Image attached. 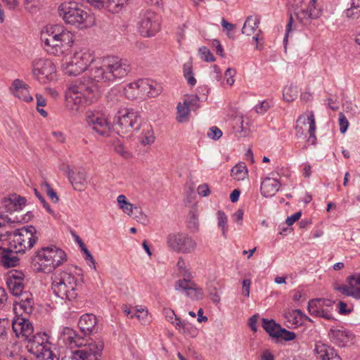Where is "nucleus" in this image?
<instances>
[{
    "label": "nucleus",
    "instance_id": "55",
    "mask_svg": "<svg viewBox=\"0 0 360 360\" xmlns=\"http://www.w3.org/2000/svg\"><path fill=\"white\" fill-rule=\"evenodd\" d=\"M270 108V103L268 101H263L259 105L255 106L254 109L258 114H264Z\"/></svg>",
    "mask_w": 360,
    "mask_h": 360
},
{
    "label": "nucleus",
    "instance_id": "13",
    "mask_svg": "<svg viewBox=\"0 0 360 360\" xmlns=\"http://www.w3.org/2000/svg\"><path fill=\"white\" fill-rule=\"evenodd\" d=\"M160 29V18L155 12L146 11L141 16L139 30L145 37L154 36Z\"/></svg>",
    "mask_w": 360,
    "mask_h": 360
},
{
    "label": "nucleus",
    "instance_id": "54",
    "mask_svg": "<svg viewBox=\"0 0 360 360\" xmlns=\"http://www.w3.org/2000/svg\"><path fill=\"white\" fill-rule=\"evenodd\" d=\"M222 134L221 130L216 126L210 127L207 131V136L215 141L219 139Z\"/></svg>",
    "mask_w": 360,
    "mask_h": 360
},
{
    "label": "nucleus",
    "instance_id": "37",
    "mask_svg": "<svg viewBox=\"0 0 360 360\" xmlns=\"http://www.w3.org/2000/svg\"><path fill=\"white\" fill-rule=\"evenodd\" d=\"M199 227L198 214L196 208L192 207L188 213V228L192 232L198 231Z\"/></svg>",
    "mask_w": 360,
    "mask_h": 360
},
{
    "label": "nucleus",
    "instance_id": "35",
    "mask_svg": "<svg viewBox=\"0 0 360 360\" xmlns=\"http://www.w3.org/2000/svg\"><path fill=\"white\" fill-rule=\"evenodd\" d=\"M262 327L271 337L278 339V333L281 328L278 323L273 319H262Z\"/></svg>",
    "mask_w": 360,
    "mask_h": 360
},
{
    "label": "nucleus",
    "instance_id": "36",
    "mask_svg": "<svg viewBox=\"0 0 360 360\" xmlns=\"http://www.w3.org/2000/svg\"><path fill=\"white\" fill-rule=\"evenodd\" d=\"M248 175V169L244 163L236 165L231 169V176L236 180H243Z\"/></svg>",
    "mask_w": 360,
    "mask_h": 360
},
{
    "label": "nucleus",
    "instance_id": "20",
    "mask_svg": "<svg viewBox=\"0 0 360 360\" xmlns=\"http://www.w3.org/2000/svg\"><path fill=\"white\" fill-rule=\"evenodd\" d=\"M12 328L16 337L23 338L26 340L34 333L32 324L24 317H18L13 321Z\"/></svg>",
    "mask_w": 360,
    "mask_h": 360
},
{
    "label": "nucleus",
    "instance_id": "6",
    "mask_svg": "<svg viewBox=\"0 0 360 360\" xmlns=\"http://www.w3.org/2000/svg\"><path fill=\"white\" fill-rule=\"evenodd\" d=\"M77 279L67 271H56L52 277L51 289L62 300L72 302L77 297Z\"/></svg>",
    "mask_w": 360,
    "mask_h": 360
},
{
    "label": "nucleus",
    "instance_id": "50",
    "mask_svg": "<svg viewBox=\"0 0 360 360\" xmlns=\"http://www.w3.org/2000/svg\"><path fill=\"white\" fill-rule=\"evenodd\" d=\"M199 53L200 54L201 58L206 62H213L215 60L214 56L206 46L200 48Z\"/></svg>",
    "mask_w": 360,
    "mask_h": 360
},
{
    "label": "nucleus",
    "instance_id": "28",
    "mask_svg": "<svg viewBox=\"0 0 360 360\" xmlns=\"http://www.w3.org/2000/svg\"><path fill=\"white\" fill-rule=\"evenodd\" d=\"M164 314L167 320L176 326H179V330L183 333H188L189 329L192 328L185 321H181V319L178 317L174 310L171 309H165Z\"/></svg>",
    "mask_w": 360,
    "mask_h": 360
},
{
    "label": "nucleus",
    "instance_id": "29",
    "mask_svg": "<svg viewBox=\"0 0 360 360\" xmlns=\"http://www.w3.org/2000/svg\"><path fill=\"white\" fill-rule=\"evenodd\" d=\"M129 88L139 89L141 91L146 93L149 97H155L158 94V91H156L147 80H140L136 83H131L129 84Z\"/></svg>",
    "mask_w": 360,
    "mask_h": 360
},
{
    "label": "nucleus",
    "instance_id": "47",
    "mask_svg": "<svg viewBox=\"0 0 360 360\" xmlns=\"http://www.w3.org/2000/svg\"><path fill=\"white\" fill-rule=\"evenodd\" d=\"M295 338L296 334L294 332L288 330L285 328H283L282 327L281 329H279V332L278 333V339L280 338L285 341H290L293 340L295 339Z\"/></svg>",
    "mask_w": 360,
    "mask_h": 360
},
{
    "label": "nucleus",
    "instance_id": "10",
    "mask_svg": "<svg viewBox=\"0 0 360 360\" xmlns=\"http://www.w3.org/2000/svg\"><path fill=\"white\" fill-rule=\"evenodd\" d=\"M166 241L170 250L183 254L193 252L197 246L196 242L190 236L181 232L168 234Z\"/></svg>",
    "mask_w": 360,
    "mask_h": 360
},
{
    "label": "nucleus",
    "instance_id": "8",
    "mask_svg": "<svg viewBox=\"0 0 360 360\" xmlns=\"http://www.w3.org/2000/svg\"><path fill=\"white\" fill-rule=\"evenodd\" d=\"M94 61V53L88 49H82L75 52L70 60L63 64L64 73L77 76L86 70Z\"/></svg>",
    "mask_w": 360,
    "mask_h": 360
},
{
    "label": "nucleus",
    "instance_id": "16",
    "mask_svg": "<svg viewBox=\"0 0 360 360\" xmlns=\"http://www.w3.org/2000/svg\"><path fill=\"white\" fill-rule=\"evenodd\" d=\"M24 279L25 274L21 271L13 269L8 272L6 283L13 295L18 297L24 293Z\"/></svg>",
    "mask_w": 360,
    "mask_h": 360
},
{
    "label": "nucleus",
    "instance_id": "11",
    "mask_svg": "<svg viewBox=\"0 0 360 360\" xmlns=\"http://www.w3.org/2000/svg\"><path fill=\"white\" fill-rule=\"evenodd\" d=\"M32 75L40 83L46 84L56 79V69L49 59H36L32 63Z\"/></svg>",
    "mask_w": 360,
    "mask_h": 360
},
{
    "label": "nucleus",
    "instance_id": "18",
    "mask_svg": "<svg viewBox=\"0 0 360 360\" xmlns=\"http://www.w3.org/2000/svg\"><path fill=\"white\" fill-rule=\"evenodd\" d=\"M328 337L334 344L340 347H346L354 339L353 334L343 327L330 328Z\"/></svg>",
    "mask_w": 360,
    "mask_h": 360
},
{
    "label": "nucleus",
    "instance_id": "53",
    "mask_svg": "<svg viewBox=\"0 0 360 360\" xmlns=\"http://www.w3.org/2000/svg\"><path fill=\"white\" fill-rule=\"evenodd\" d=\"M42 187L46 188V192L49 198L53 202H58V197L57 195V193L55 192V191L51 187L50 184H48L46 181L43 182Z\"/></svg>",
    "mask_w": 360,
    "mask_h": 360
},
{
    "label": "nucleus",
    "instance_id": "1",
    "mask_svg": "<svg viewBox=\"0 0 360 360\" xmlns=\"http://www.w3.org/2000/svg\"><path fill=\"white\" fill-rule=\"evenodd\" d=\"M90 75L70 85L68 96L75 105H89L96 98L98 82H110L122 79L130 72L128 61L117 56L96 59L90 64Z\"/></svg>",
    "mask_w": 360,
    "mask_h": 360
},
{
    "label": "nucleus",
    "instance_id": "17",
    "mask_svg": "<svg viewBox=\"0 0 360 360\" xmlns=\"http://www.w3.org/2000/svg\"><path fill=\"white\" fill-rule=\"evenodd\" d=\"M13 245L10 243L8 247H3L0 245V263L6 268L16 266L19 263V258L18 257V252L16 246H11Z\"/></svg>",
    "mask_w": 360,
    "mask_h": 360
},
{
    "label": "nucleus",
    "instance_id": "43",
    "mask_svg": "<svg viewBox=\"0 0 360 360\" xmlns=\"http://www.w3.org/2000/svg\"><path fill=\"white\" fill-rule=\"evenodd\" d=\"M191 108L188 105L185 104L184 103L181 104L179 103L177 105V113L178 117L177 120L179 122H184L186 121L188 116L189 115V112Z\"/></svg>",
    "mask_w": 360,
    "mask_h": 360
},
{
    "label": "nucleus",
    "instance_id": "59",
    "mask_svg": "<svg viewBox=\"0 0 360 360\" xmlns=\"http://www.w3.org/2000/svg\"><path fill=\"white\" fill-rule=\"evenodd\" d=\"M236 75V70L233 68H228L226 72H225V74H224V76L226 79V83L230 85V86H232L234 82H235V79H234V76Z\"/></svg>",
    "mask_w": 360,
    "mask_h": 360
},
{
    "label": "nucleus",
    "instance_id": "45",
    "mask_svg": "<svg viewBox=\"0 0 360 360\" xmlns=\"http://www.w3.org/2000/svg\"><path fill=\"white\" fill-rule=\"evenodd\" d=\"M183 71L188 83L191 86H194L196 84V79L193 77L191 63H186L183 66Z\"/></svg>",
    "mask_w": 360,
    "mask_h": 360
},
{
    "label": "nucleus",
    "instance_id": "39",
    "mask_svg": "<svg viewBox=\"0 0 360 360\" xmlns=\"http://www.w3.org/2000/svg\"><path fill=\"white\" fill-rule=\"evenodd\" d=\"M128 215L143 224H146L148 221V217L142 212L140 207L134 206Z\"/></svg>",
    "mask_w": 360,
    "mask_h": 360
},
{
    "label": "nucleus",
    "instance_id": "44",
    "mask_svg": "<svg viewBox=\"0 0 360 360\" xmlns=\"http://www.w3.org/2000/svg\"><path fill=\"white\" fill-rule=\"evenodd\" d=\"M217 215L218 219V226L221 229L223 236L226 238V232L228 230L227 217L224 212L222 210H219Z\"/></svg>",
    "mask_w": 360,
    "mask_h": 360
},
{
    "label": "nucleus",
    "instance_id": "15",
    "mask_svg": "<svg viewBox=\"0 0 360 360\" xmlns=\"http://www.w3.org/2000/svg\"><path fill=\"white\" fill-rule=\"evenodd\" d=\"M347 284H335L333 288L342 295L360 299V274H352L346 279Z\"/></svg>",
    "mask_w": 360,
    "mask_h": 360
},
{
    "label": "nucleus",
    "instance_id": "42",
    "mask_svg": "<svg viewBox=\"0 0 360 360\" xmlns=\"http://www.w3.org/2000/svg\"><path fill=\"white\" fill-rule=\"evenodd\" d=\"M117 200L120 208L122 209V211L127 214H129L134 207L133 204L127 200V198L124 195H119Z\"/></svg>",
    "mask_w": 360,
    "mask_h": 360
},
{
    "label": "nucleus",
    "instance_id": "9",
    "mask_svg": "<svg viewBox=\"0 0 360 360\" xmlns=\"http://www.w3.org/2000/svg\"><path fill=\"white\" fill-rule=\"evenodd\" d=\"M87 127L96 136L108 137L113 127L105 113L87 112L86 115Z\"/></svg>",
    "mask_w": 360,
    "mask_h": 360
},
{
    "label": "nucleus",
    "instance_id": "23",
    "mask_svg": "<svg viewBox=\"0 0 360 360\" xmlns=\"http://www.w3.org/2000/svg\"><path fill=\"white\" fill-rule=\"evenodd\" d=\"M60 340L68 347H78L83 345L85 340L80 337L73 329L66 327L60 333Z\"/></svg>",
    "mask_w": 360,
    "mask_h": 360
},
{
    "label": "nucleus",
    "instance_id": "3",
    "mask_svg": "<svg viewBox=\"0 0 360 360\" xmlns=\"http://www.w3.org/2000/svg\"><path fill=\"white\" fill-rule=\"evenodd\" d=\"M66 260L65 252L56 246L43 247L31 258L34 271L49 274Z\"/></svg>",
    "mask_w": 360,
    "mask_h": 360
},
{
    "label": "nucleus",
    "instance_id": "46",
    "mask_svg": "<svg viewBox=\"0 0 360 360\" xmlns=\"http://www.w3.org/2000/svg\"><path fill=\"white\" fill-rule=\"evenodd\" d=\"M186 295L192 300H202L204 297L202 289L199 288L196 283L194 284L190 291H188Z\"/></svg>",
    "mask_w": 360,
    "mask_h": 360
},
{
    "label": "nucleus",
    "instance_id": "58",
    "mask_svg": "<svg viewBox=\"0 0 360 360\" xmlns=\"http://www.w3.org/2000/svg\"><path fill=\"white\" fill-rule=\"evenodd\" d=\"M115 150L117 153H118L124 158H129L131 157L130 153L122 144L118 143L115 145Z\"/></svg>",
    "mask_w": 360,
    "mask_h": 360
},
{
    "label": "nucleus",
    "instance_id": "48",
    "mask_svg": "<svg viewBox=\"0 0 360 360\" xmlns=\"http://www.w3.org/2000/svg\"><path fill=\"white\" fill-rule=\"evenodd\" d=\"M8 321L7 319H0V342L7 339L8 330H9Z\"/></svg>",
    "mask_w": 360,
    "mask_h": 360
},
{
    "label": "nucleus",
    "instance_id": "49",
    "mask_svg": "<svg viewBox=\"0 0 360 360\" xmlns=\"http://www.w3.org/2000/svg\"><path fill=\"white\" fill-rule=\"evenodd\" d=\"M13 94L18 97L20 99L25 101V102H30L33 100V98L30 94V91L28 90V86L21 89L18 92H13Z\"/></svg>",
    "mask_w": 360,
    "mask_h": 360
},
{
    "label": "nucleus",
    "instance_id": "30",
    "mask_svg": "<svg viewBox=\"0 0 360 360\" xmlns=\"http://www.w3.org/2000/svg\"><path fill=\"white\" fill-rule=\"evenodd\" d=\"M128 0H100L103 6L101 8H105L111 13H118L122 7L127 4Z\"/></svg>",
    "mask_w": 360,
    "mask_h": 360
},
{
    "label": "nucleus",
    "instance_id": "4",
    "mask_svg": "<svg viewBox=\"0 0 360 360\" xmlns=\"http://www.w3.org/2000/svg\"><path fill=\"white\" fill-rule=\"evenodd\" d=\"M58 14L65 23L83 29L95 24V17L75 1L64 2L58 7Z\"/></svg>",
    "mask_w": 360,
    "mask_h": 360
},
{
    "label": "nucleus",
    "instance_id": "5",
    "mask_svg": "<svg viewBox=\"0 0 360 360\" xmlns=\"http://www.w3.org/2000/svg\"><path fill=\"white\" fill-rule=\"evenodd\" d=\"M113 127L120 136L131 134L141 127V117L139 111L127 107L120 106L112 112Z\"/></svg>",
    "mask_w": 360,
    "mask_h": 360
},
{
    "label": "nucleus",
    "instance_id": "40",
    "mask_svg": "<svg viewBox=\"0 0 360 360\" xmlns=\"http://www.w3.org/2000/svg\"><path fill=\"white\" fill-rule=\"evenodd\" d=\"M298 96L297 87L293 85L285 86L283 91V96L287 102L294 101Z\"/></svg>",
    "mask_w": 360,
    "mask_h": 360
},
{
    "label": "nucleus",
    "instance_id": "14",
    "mask_svg": "<svg viewBox=\"0 0 360 360\" xmlns=\"http://www.w3.org/2000/svg\"><path fill=\"white\" fill-rule=\"evenodd\" d=\"M80 349L72 352V356L77 360H98L101 357L104 345L101 340L86 343L83 342Z\"/></svg>",
    "mask_w": 360,
    "mask_h": 360
},
{
    "label": "nucleus",
    "instance_id": "31",
    "mask_svg": "<svg viewBox=\"0 0 360 360\" xmlns=\"http://www.w3.org/2000/svg\"><path fill=\"white\" fill-rule=\"evenodd\" d=\"M259 18L258 17L248 16L242 28V33L246 35H251L258 28L259 24Z\"/></svg>",
    "mask_w": 360,
    "mask_h": 360
},
{
    "label": "nucleus",
    "instance_id": "2",
    "mask_svg": "<svg viewBox=\"0 0 360 360\" xmlns=\"http://www.w3.org/2000/svg\"><path fill=\"white\" fill-rule=\"evenodd\" d=\"M41 40L46 50L53 55L62 53L74 43L72 32L58 25L46 27V32H41Z\"/></svg>",
    "mask_w": 360,
    "mask_h": 360
},
{
    "label": "nucleus",
    "instance_id": "12",
    "mask_svg": "<svg viewBox=\"0 0 360 360\" xmlns=\"http://www.w3.org/2000/svg\"><path fill=\"white\" fill-rule=\"evenodd\" d=\"M303 0H289L288 5L294 11V15L303 25H307L309 19H316L319 17L321 11L315 6L316 0H310L308 6H303Z\"/></svg>",
    "mask_w": 360,
    "mask_h": 360
},
{
    "label": "nucleus",
    "instance_id": "63",
    "mask_svg": "<svg viewBox=\"0 0 360 360\" xmlns=\"http://www.w3.org/2000/svg\"><path fill=\"white\" fill-rule=\"evenodd\" d=\"M352 309L347 306V304L345 302L340 301L338 303V312L340 314H349L352 311Z\"/></svg>",
    "mask_w": 360,
    "mask_h": 360
},
{
    "label": "nucleus",
    "instance_id": "52",
    "mask_svg": "<svg viewBox=\"0 0 360 360\" xmlns=\"http://www.w3.org/2000/svg\"><path fill=\"white\" fill-rule=\"evenodd\" d=\"M12 199L14 200L13 204L14 211L22 210V207L25 205L26 199L23 197L18 196L16 194H13Z\"/></svg>",
    "mask_w": 360,
    "mask_h": 360
},
{
    "label": "nucleus",
    "instance_id": "62",
    "mask_svg": "<svg viewBox=\"0 0 360 360\" xmlns=\"http://www.w3.org/2000/svg\"><path fill=\"white\" fill-rule=\"evenodd\" d=\"M35 195L38 198L40 202L42 203L44 207L46 210V211L50 214H53V210L50 207L49 205L46 202L44 198L41 195L39 191L37 188L34 189Z\"/></svg>",
    "mask_w": 360,
    "mask_h": 360
},
{
    "label": "nucleus",
    "instance_id": "26",
    "mask_svg": "<svg viewBox=\"0 0 360 360\" xmlns=\"http://www.w3.org/2000/svg\"><path fill=\"white\" fill-rule=\"evenodd\" d=\"M280 185L276 179L267 177L261 184V193L264 197H271L278 191Z\"/></svg>",
    "mask_w": 360,
    "mask_h": 360
},
{
    "label": "nucleus",
    "instance_id": "61",
    "mask_svg": "<svg viewBox=\"0 0 360 360\" xmlns=\"http://www.w3.org/2000/svg\"><path fill=\"white\" fill-rule=\"evenodd\" d=\"M339 124H340V132L342 134L345 133L348 128L349 122H348L346 117L342 113L340 114Z\"/></svg>",
    "mask_w": 360,
    "mask_h": 360
},
{
    "label": "nucleus",
    "instance_id": "51",
    "mask_svg": "<svg viewBox=\"0 0 360 360\" xmlns=\"http://www.w3.org/2000/svg\"><path fill=\"white\" fill-rule=\"evenodd\" d=\"M15 222V219H12L8 216L0 214V229H5L8 231V228H11L12 225Z\"/></svg>",
    "mask_w": 360,
    "mask_h": 360
},
{
    "label": "nucleus",
    "instance_id": "24",
    "mask_svg": "<svg viewBox=\"0 0 360 360\" xmlns=\"http://www.w3.org/2000/svg\"><path fill=\"white\" fill-rule=\"evenodd\" d=\"M314 352L321 360H342L334 348L321 342L316 344Z\"/></svg>",
    "mask_w": 360,
    "mask_h": 360
},
{
    "label": "nucleus",
    "instance_id": "60",
    "mask_svg": "<svg viewBox=\"0 0 360 360\" xmlns=\"http://www.w3.org/2000/svg\"><path fill=\"white\" fill-rule=\"evenodd\" d=\"M79 244H80V247H81L82 250L85 254V259L87 262H89L92 263L94 264V267L95 269L96 268V266H95V260H94L92 255L89 251V250L86 248V246H85V245L84 244L83 242L80 241Z\"/></svg>",
    "mask_w": 360,
    "mask_h": 360
},
{
    "label": "nucleus",
    "instance_id": "33",
    "mask_svg": "<svg viewBox=\"0 0 360 360\" xmlns=\"http://www.w3.org/2000/svg\"><path fill=\"white\" fill-rule=\"evenodd\" d=\"M327 302H330V301L324 299H313L309 300L307 307L309 314L311 316H316L323 309L322 307L323 304L329 305Z\"/></svg>",
    "mask_w": 360,
    "mask_h": 360
},
{
    "label": "nucleus",
    "instance_id": "57",
    "mask_svg": "<svg viewBox=\"0 0 360 360\" xmlns=\"http://www.w3.org/2000/svg\"><path fill=\"white\" fill-rule=\"evenodd\" d=\"M199 101V97L196 95L191 96L184 102L185 104L188 105L191 109H195L198 108V102Z\"/></svg>",
    "mask_w": 360,
    "mask_h": 360
},
{
    "label": "nucleus",
    "instance_id": "7",
    "mask_svg": "<svg viewBox=\"0 0 360 360\" xmlns=\"http://www.w3.org/2000/svg\"><path fill=\"white\" fill-rule=\"evenodd\" d=\"M13 236L11 246H16L17 251L25 252L26 250H30L39 239V234L36 228L33 226H23L14 231H5V233H0V240H5V237Z\"/></svg>",
    "mask_w": 360,
    "mask_h": 360
},
{
    "label": "nucleus",
    "instance_id": "21",
    "mask_svg": "<svg viewBox=\"0 0 360 360\" xmlns=\"http://www.w3.org/2000/svg\"><path fill=\"white\" fill-rule=\"evenodd\" d=\"M68 179L73 188L76 191H82L87 186L86 172L83 168H77L75 170L68 171Z\"/></svg>",
    "mask_w": 360,
    "mask_h": 360
},
{
    "label": "nucleus",
    "instance_id": "22",
    "mask_svg": "<svg viewBox=\"0 0 360 360\" xmlns=\"http://www.w3.org/2000/svg\"><path fill=\"white\" fill-rule=\"evenodd\" d=\"M78 326L84 335H92L98 330L97 318L93 314L82 315L78 322Z\"/></svg>",
    "mask_w": 360,
    "mask_h": 360
},
{
    "label": "nucleus",
    "instance_id": "27",
    "mask_svg": "<svg viewBox=\"0 0 360 360\" xmlns=\"http://www.w3.org/2000/svg\"><path fill=\"white\" fill-rule=\"evenodd\" d=\"M284 317L286 321L290 324L287 325V327L288 328L293 326L297 327V326L301 325L302 322L306 320L311 321V319L300 309L288 311L285 313Z\"/></svg>",
    "mask_w": 360,
    "mask_h": 360
},
{
    "label": "nucleus",
    "instance_id": "34",
    "mask_svg": "<svg viewBox=\"0 0 360 360\" xmlns=\"http://www.w3.org/2000/svg\"><path fill=\"white\" fill-rule=\"evenodd\" d=\"M155 139L152 127L149 124L144 125L143 131L139 136L140 143L143 146L151 145L155 141Z\"/></svg>",
    "mask_w": 360,
    "mask_h": 360
},
{
    "label": "nucleus",
    "instance_id": "38",
    "mask_svg": "<svg viewBox=\"0 0 360 360\" xmlns=\"http://www.w3.org/2000/svg\"><path fill=\"white\" fill-rule=\"evenodd\" d=\"M34 356L38 360H59L58 356L51 349V345H50V347H45L43 351Z\"/></svg>",
    "mask_w": 360,
    "mask_h": 360
},
{
    "label": "nucleus",
    "instance_id": "41",
    "mask_svg": "<svg viewBox=\"0 0 360 360\" xmlns=\"http://www.w3.org/2000/svg\"><path fill=\"white\" fill-rule=\"evenodd\" d=\"M307 120L309 121V136L308 139L309 142H311V144H315L316 143V136H315V131H316V123H315V118L314 113L311 112L309 115L307 116Z\"/></svg>",
    "mask_w": 360,
    "mask_h": 360
},
{
    "label": "nucleus",
    "instance_id": "56",
    "mask_svg": "<svg viewBox=\"0 0 360 360\" xmlns=\"http://www.w3.org/2000/svg\"><path fill=\"white\" fill-rule=\"evenodd\" d=\"M12 198H13V195H11L10 196H8L7 198H4L2 200V202H1L2 206L5 207L6 210L7 212H11L14 211V208L13 207L14 200H13Z\"/></svg>",
    "mask_w": 360,
    "mask_h": 360
},
{
    "label": "nucleus",
    "instance_id": "64",
    "mask_svg": "<svg viewBox=\"0 0 360 360\" xmlns=\"http://www.w3.org/2000/svg\"><path fill=\"white\" fill-rule=\"evenodd\" d=\"M197 191L200 195L203 197L207 196L210 193V188L207 184L198 186Z\"/></svg>",
    "mask_w": 360,
    "mask_h": 360
},
{
    "label": "nucleus",
    "instance_id": "19",
    "mask_svg": "<svg viewBox=\"0 0 360 360\" xmlns=\"http://www.w3.org/2000/svg\"><path fill=\"white\" fill-rule=\"evenodd\" d=\"M27 341V349L29 352L34 355L38 354L39 352L43 351L46 347H50L51 343L48 341V337L46 333H34L32 334L30 338L26 340Z\"/></svg>",
    "mask_w": 360,
    "mask_h": 360
},
{
    "label": "nucleus",
    "instance_id": "32",
    "mask_svg": "<svg viewBox=\"0 0 360 360\" xmlns=\"http://www.w3.org/2000/svg\"><path fill=\"white\" fill-rule=\"evenodd\" d=\"M184 278L182 279H179L176 282L175 290L179 291H183L186 293L188 291H190L191 288L194 286L195 283L191 280V276L190 273L187 274H183L182 275Z\"/></svg>",
    "mask_w": 360,
    "mask_h": 360
},
{
    "label": "nucleus",
    "instance_id": "25",
    "mask_svg": "<svg viewBox=\"0 0 360 360\" xmlns=\"http://www.w3.org/2000/svg\"><path fill=\"white\" fill-rule=\"evenodd\" d=\"M19 301L15 304V309L22 310L25 314H30L33 311L34 299L32 294L29 292H24L18 296Z\"/></svg>",
    "mask_w": 360,
    "mask_h": 360
}]
</instances>
